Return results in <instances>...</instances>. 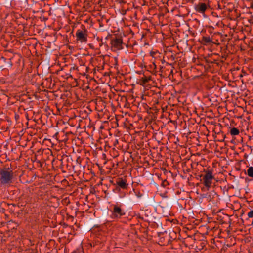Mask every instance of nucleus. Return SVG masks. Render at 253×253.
I'll return each instance as SVG.
<instances>
[{
	"mask_svg": "<svg viewBox=\"0 0 253 253\" xmlns=\"http://www.w3.org/2000/svg\"><path fill=\"white\" fill-rule=\"evenodd\" d=\"M13 172L10 168H4L0 170V186H10L13 183Z\"/></svg>",
	"mask_w": 253,
	"mask_h": 253,
	"instance_id": "f257e3e1",
	"label": "nucleus"
},
{
	"mask_svg": "<svg viewBox=\"0 0 253 253\" xmlns=\"http://www.w3.org/2000/svg\"><path fill=\"white\" fill-rule=\"evenodd\" d=\"M213 171V169H208L207 170H204V174L200 176V177L202 178L201 180L202 181V184L204 186V187L202 188L203 190L205 189L208 191L212 186L213 181L214 179Z\"/></svg>",
	"mask_w": 253,
	"mask_h": 253,
	"instance_id": "f03ea898",
	"label": "nucleus"
},
{
	"mask_svg": "<svg viewBox=\"0 0 253 253\" xmlns=\"http://www.w3.org/2000/svg\"><path fill=\"white\" fill-rule=\"evenodd\" d=\"M111 48L113 51L120 50L123 48V40L121 37L112 38L110 42Z\"/></svg>",
	"mask_w": 253,
	"mask_h": 253,
	"instance_id": "7ed1b4c3",
	"label": "nucleus"
},
{
	"mask_svg": "<svg viewBox=\"0 0 253 253\" xmlns=\"http://www.w3.org/2000/svg\"><path fill=\"white\" fill-rule=\"evenodd\" d=\"M111 212L112 214L111 217L112 219L120 218L126 214L124 210H123L120 206H119L117 205H115L113 206V210Z\"/></svg>",
	"mask_w": 253,
	"mask_h": 253,
	"instance_id": "20e7f679",
	"label": "nucleus"
},
{
	"mask_svg": "<svg viewBox=\"0 0 253 253\" xmlns=\"http://www.w3.org/2000/svg\"><path fill=\"white\" fill-rule=\"evenodd\" d=\"M116 186V190L117 191H120L121 189L126 190L128 188V184L127 183V181L126 179L122 177H118L114 184Z\"/></svg>",
	"mask_w": 253,
	"mask_h": 253,
	"instance_id": "39448f33",
	"label": "nucleus"
},
{
	"mask_svg": "<svg viewBox=\"0 0 253 253\" xmlns=\"http://www.w3.org/2000/svg\"><path fill=\"white\" fill-rule=\"evenodd\" d=\"M87 30L84 29V31L78 30L76 33V40L81 43H86L87 41Z\"/></svg>",
	"mask_w": 253,
	"mask_h": 253,
	"instance_id": "423d86ee",
	"label": "nucleus"
},
{
	"mask_svg": "<svg viewBox=\"0 0 253 253\" xmlns=\"http://www.w3.org/2000/svg\"><path fill=\"white\" fill-rule=\"evenodd\" d=\"M194 7L196 11L201 14L204 13L208 8L206 3L201 2L195 4Z\"/></svg>",
	"mask_w": 253,
	"mask_h": 253,
	"instance_id": "0eeeda50",
	"label": "nucleus"
},
{
	"mask_svg": "<svg viewBox=\"0 0 253 253\" xmlns=\"http://www.w3.org/2000/svg\"><path fill=\"white\" fill-rule=\"evenodd\" d=\"M202 43L204 45H207L212 42L211 38L208 37L204 36L201 39Z\"/></svg>",
	"mask_w": 253,
	"mask_h": 253,
	"instance_id": "6e6552de",
	"label": "nucleus"
},
{
	"mask_svg": "<svg viewBox=\"0 0 253 253\" xmlns=\"http://www.w3.org/2000/svg\"><path fill=\"white\" fill-rule=\"evenodd\" d=\"M239 130L237 128L233 127L230 130V134L232 135H237L239 134Z\"/></svg>",
	"mask_w": 253,
	"mask_h": 253,
	"instance_id": "1a4fd4ad",
	"label": "nucleus"
},
{
	"mask_svg": "<svg viewBox=\"0 0 253 253\" xmlns=\"http://www.w3.org/2000/svg\"><path fill=\"white\" fill-rule=\"evenodd\" d=\"M247 175L250 177H253V167H249L247 171Z\"/></svg>",
	"mask_w": 253,
	"mask_h": 253,
	"instance_id": "9d476101",
	"label": "nucleus"
},
{
	"mask_svg": "<svg viewBox=\"0 0 253 253\" xmlns=\"http://www.w3.org/2000/svg\"><path fill=\"white\" fill-rule=\"evenodd\" d=\"M169 184L168 182L167 181V180H164L162 181L161 183V186L163 187H165L167 185Z\"/></svg>",
	"mask_w": 253,
	"mask_h": 253,
	"instance_id": "9b49d317",
	"label": "nucleus"
},
{
	"mask_svg": "<svg viewBox=\"0 0 253 253\" xmlns=\"http://www.w3.org/2000/svg\"><path fill=\"white\" fill-rule=\"evenodd\" d=\"M248 216L249 218L253 217V211L251 210L248 213Z\"/></svg>",
	"mask_w": 253,
	"mask_h": 253,
	"instance_id": "f8f14e48",
	"label": "nucleus"
},
{
	"mask_svg": "<svg viewBox=\"0 0 253 253\" xmlns=\"http://www.w3.org/2000/svg\"><path fill=\"white\" fill-rule=\"evenodd\" d=\"M157 54V52L156 51H151L150 52V55L154 57V56Z\"/></svg>",
	"mask_w": 253,
	"mask_h": 253,
	"instance_id": "ddd939ff",
	"label": "nucleus"
},
{
	"mask_svg": "<svg viewBox=\"0 0 253 253\" xmlns=\"http://www.w3.org/2000/svg\"><path fill=\"white\" fill-rule=\"evenodd\" d=\"M250 8L253 10V1L251 3Z\"/></svg>",
	"mask_w": 253,
	"mask_h": 253,
	"instance_id": "4468645a",
	"label": "nucleus"
},
{
	"mask_svg": "<svg viewBox=\"0 0 253 253\" xmlns=\"http://www.w3.org/2000/svg\"><path fill=\"white\" fill-rule=\"evenodd\" d=\"M143 82H144V83H146L148 82V80L146 78V79L143 80Z\"/></svg>",
	"mask_w": 253,
	"mask_h": 253,
	"instance_id": "2eb2a0df",
	"label": "nucleus"
},
{
	"mask_svg": "<svg viewBox=\"0 0 253 253\" xmlns=\"http://www.w3.org/2000/svg\"><path fill=\"white\" fill-rule=\"evenodd\" d=\"M137 196L138 197H141L142 194H140V193H139V194H137Z\"/></svg>",
	"mask_w": 253,
	"mask_h": 253,
	"instance_id": "dca6fc26",
	"label": "nucleus"
}]
</instances>
